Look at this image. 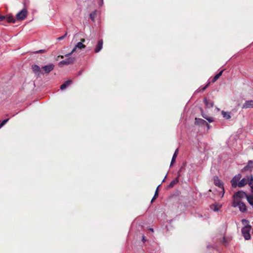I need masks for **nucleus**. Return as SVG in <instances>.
<instances>
[{
    "label": "nucleus",
    "mask_w": 253,
    "mask_h": 253,
    "mask_svg": "<svg viewBox=\"0 0 253 253\" xmlns=\"http://www.w3.org/2000/svg\"><path fill=\"white\" fill-rule=\"evenodd\" d=\"M158 197V195H156V194H155L154 196V197L156 198L157 197Z\"/></svg>",
    "instance_id": "58836bf2"
},
{
    "label": "nucleus",
    "mask_w": 253,
    "mask_h": 253,
    "mask_svg": "<svg viewBox=\"0 0 253 253\" xmlns=\"http://www.w3.org/2000/svg\"><path fill=\"white\" fill-rule=\"evenodd\" d=\"M9 120V119H6L2 121L0 124V128L2 127Z\"/></svg>",
    "instance_id": "c85d7f7f"
},
{
    "label": "nucleus",
    "mask_w": 253,
    "mask_h": 253,
    "mask_svg": "<svg viewBox=\"0 0 253 253\" xmlns=\"http://www.w3.org/2000/svg\"><path fill=\"white\" fill-rule=\"evenodd\" d=\"M178 180L177 179L173 180L172 181H171L170 184H169V187H172L176 183H177L178 182Z\"/></svg>",
    "instance_id": "c756f323"
},
{
    "label": "nucleus",
    "mask_w": 253,
    "mask_h": 253,
    "mask_svg": "<svg viewBox=\"0 0 253 253\" xmlns=\"http://www.w3.org/2000/svg\"><path fill=\"white\" fill-rule=\"evenodd\" d=\"M27 15V10L24 8L18 12L16 15L17 20H23L26 18Z\"/></svg>",
    "instance_id": "39448f33"
},
{
    "label": "nucleus",
    "mask_w": 253,
    "mask_h": 253,
    "mask_svg": "<svg viewBox=\"0 0 253 253\" xmlns=\"http://www.w3.org/2000/svg\"><path fill=\"white\" fill-rule=\"evenodd\" d=\"M253 108V100L246 101L243 105L242 108L247 109Z\"/></svg>",
    "instance_id": "9d476101"
},
{
    "label": "nucleus",
    "mask_w": 253,
    "mask_h": 253,
    "mask_svg": "<svg viewBox=\"0 0 253 253\" xmlns=\"http://www.w3.org/2000/svg\"><path fill=\"white\" fill-rule=\"evenodd\" d=\"M202 116L206 119L209 123H212L214 121V119L211 117H209L207 115L202 113Z\"/></svg>",
    "instance_id": "aec40b11"
},
{
    "label": "nucleus",
    "mask_w": 253,
    "mask_h": 253,
    "mask_svg": "<svg viewBox=\"0 0 253 253\" xmlns=\"http://www.w3.org/2000/svg\"><path fill=\"white\" fill-rule=\"evenodd\" d=\"M248 184V177L247 178H243L242 179H241L239 182H238V186L239 187H244Z\"/></svg>",
    "instance_id": "9b49d317"
},
{
    "label": "nucleus",
    "mask_w": 253,
    "mask_h": 253,
    "mask_svg": "<svg viewBox=\"0 0 253 253\" xmlns=\"http://www.w3.org/2000/svg\"><path fill=\"white\" fill-rule=\"evenodd\" d=\"M155 194L158 195V187L157 188Z\"/></svg>",
    "instance_id": "72a5a7b5"
},
{
    "label": "nucleus",
    "mask_w": 253,
    "mask_h": 253,
    "mask_svg": "<svg viewBox=\"0 0 253 253\" xmlns=\"http://www.w3.org/2000/svg\"><path fill=\"white\" fill-rule=\"evenodd\" d=\"M232 206L234 207H238L239 210L242 212H244L246 211V205L243 202H239V203H237L236 205L232 204Z\"/></svg>",
    "instance_id": "0eeeda50"
},
{
    "label": "nucleus",
    "mask_w": 253,
    "mask_h": 253,
    "mask_svg": "<svg viewBox=\"0 0 253 253\" xmlns=\"http://www.w3.org/2000/svg\"><path fill=\"white\" fill-rule=\"evenodd\" d=\"M6 18V17L3 15H0V21H2Z\"/></svg>",
    "instance_id": "2f4dec72"
},
{
    "label": "nucleus",
    "mask_w": 253,
    "mask_h": 253,
    "mask_svg": "<svg viewBox=\"0 0 253 253\" xmlns=\"http://www.w3.org/2000/svg\"><path fill=\"white\" fill-rule=\"evenodd\" d=\"M33 72L36 74L37 77H39L41 74H42L41 71V69L37 65L33 66Z\"/></svg>",
    "instance_id": "1a4fd4ad"
},
{
    "label": "nucleus",
    "mask_w": 253,
    "mask_h": 253,
    "mask_svg": "<svg viewBox=\"0 0 253 253\" xmlns=\"http://www.w3.org/2000/svg\"><path fill=\"white\" fill-rule=\"evenodd\" d=\"M204 102L206 106L208 108H212L213 106V102L207 98L204 99Z\"/></svg>",
    "instance_id": "4468645a"
},
{
    "label": "nucleus",
    "mask_w": 253,
    "mask_h": 253,
    "mask_svg": "<svg viewBox=\"0 0 253 253\" xmlns=\"http://www.w3.org/2000/svg\"><path fill=\"white\" fill-rule=\"evenodd\" d=\"M202 116L206 119L209 123H212L214 121V119L211 117H209L207 115L202 113Z\"/></svg>",
    "instance_id": "412c9836"
},
{
    "label": "nucleus",
    "mask_w": 253,
    "mask_h": 253,
    "mask_svg": "<svg viewBox=\"0 0 253 253\" xmlns=\"http://www.w3.org/2000/svg\"><path fill=\"white\" fill-rule=\"evenodd\" d=\"M58 57H60V58L62 59V58H64V56H63V55H59Z\"/></svg>",
    "instance_id": "c9c22d12"
},
{
    "label": "nucleus",
    "mask_w": 253,
    "mask_h": 253,
    "mask_svg": "<svg viewBox=\"0 0 253 253\" xmlns=\"http://www.w3.org/2000/svg\"><path fill=\"white\" fill-rule=\"evenodd\" d=\"M213 181L214 184L219 187V195L221 196V197L222 198L224 194V188L222 182L217 177H214Z\"/></svg>",
    "instance_id": "7ed1b4c3"
},
{
    "label": "nucleus",
    "mask_w": 253,
    "mask_h": 253,
    "mask_svg": "<svg viewBox=\"0 0 253 253\" xmlns=\"http://www.w3.org/2000/svg\"><path fill=\"white\" fill-rule=\"evenodd\" d=\"M59 58H60V57H58V56L56 58L55 60L56 61H58L59 60Z\"/></svg>",
    "instance_id": "4c0bfd02"
},
{
    "label": "nucleus",
    "mask_w": 253,
    "mask_h": 253,
    "mask_svg": "<svg viewBox=\"0 0 253 253\" xmlns=\"http://www.w3.org/2000/svg\"><path fill=\"white\" fill-rule=\"evenodd\" d=\"M195 123L199 125H207L208 126L209 125L207 124V122L202 119H195Z\"/></svg>",
    "instance_id": "a211bd4d"
},
{
    "label": "nucleus",
    "mask_w": 253,
    "mask_h": 253,
    "mask_svg": "<svg viewBox=\"0 0 253 253\" xmlns=\"http://www.w3.org/2000/svg\"><path fill=\"white\" fill-rule=\"evenodd\" d=\"M6 18L7 19V21L9 23H15V19L13 16H8L7 17H6Z\"/></svg>",
    "instance_id": "b1692460"
},
{
    "label": "nucleus",
    "mask_w": 253,
    "mask_h": 253,
    "mask_svg": "<svg viewBox=\"0 0 253 253\" xmlns=\"http://www.w3.org/2000/svg\"><path fill=\"white\" fill-rule=\"evenodd\" d=\"M247 194L243 191H239L236 192L233 196V201L232 204L236 205L239 202H242V200L247 198Z\"/></svg>",
    "instance_id": "f03ea898"
},
{
    "label": "nucleus",
    "mask_w": 253,
    "mask_h": 253,
    "mask_svg": "<svg viewBox=\"0 0 253 253\" xmlns=\"http://www.w3.org/2000/svg\"><path fill=\"white\" fill-rule=\"evenodd\" d=\"M221 115H222V117L225 119H226V120H229L231 117L230 112H228V111H222Z\"/></svg>",
    "instance_id": "dca6fc26"
},
{
    "label": "nucleus",
    "mask_w": 253,
    "mask_h": 253,
    "mask_svg": "<svg viewBox=\"0 0 253 253\" xmlns=\"http://www.w3.org/2000/svg\"><path fill=\"white\" fill-rule=\"evenodd\" d=\"M75 58L74 57H69L65 60L67 65H69L74 63Z\"/></svg>",
    "instance_id": "5701e85b"
},
{
    "label": "nucleus",
    "mask_w": 253,
    "mask_h": 253,
    "mask_svg": "<svg viewBox=\"0 0 253 253\" xmlns=\"http://www.w3.org/2000/svg\"><path fill=\"white\" fill-rule=\"evenodd\" d=\"M209 84H208L206 86H205V87H204L202 88V90H204L206 88V87L209 85Z\"/></svg>",
    "instance_id": "f704fd0d"
},
{
    "label": "nucleus",
    "mask_w": 253,
    "mask_h": 253,
    "mask_svg": "<svg viewBox=\"0 0 253 253\" xmlns=\"http://www.w3.org/2000/svg\"><path fill=\"white\" fill-rule=\"evenodd\" d=\"M71 83V81H68L65 82L63 84L60 86V89L61 90H64L66 89Z\"/></svg>",
    "instance_id": "6ab92c4d"
},
{
    "label": "nucleus",
    "mask_w": 253,
    "mask_h": 253,
    "mask_svg": "<svg viewBox=\"0 0 253 253\" xmlns=\"http://www.w3.org/2000/svg\"><path fill=\"white\" fill-rule=\"evenodd\" d=\"M103 47V40H100L98 41L97 46L95 49L96 53L99 52L102 48Z\"/></svg>",
    "instance_id": "ddd939ff"
},
{
    "label": "nucleus",
    "mask_w": 253,
    "mask_h": 253,
    "mask_svg": "<svg viewBox=\"0 0 253 253\" xmlns=\"http://www.w3.org/2000/svg\"><path fill=\"white\" fill-rule=\"evenodd\" d=\"M65 65H67V63L66 62L65 60L61 61V62H60L59 63V66H62Z\"/></svg>",
    "instance_id": "7c9ffc66"
},
{
    "label": "nucleus",
    "mask_w": 253,
    "mask_h": 253,
    "mask_svg": "<svg viewBox=\"0 0 253 253\" xmlns=\"http://www.w3.org/2000/svg\"><path fill=\"white\" fill-rule=\"evenodd\" d=\"M155 199L156 198L153 197V198H152V199L151 200V202H153L155 200Z\"/></svg>",
    "instance_id": "e433bc0d"
},
{
    "label": "nucleus",
    "mask_w": 253,
    "mask_h": 253,
    "mask_svg": "<svg viewBox=\"0 0 253 253\" xmlns=\"http://www.w3.org/2000/svg\"><path fill=\"white\" fill-rule=\"evenodd\" d=\"M178 149H177L175 151V152L173 155V157L172 158V160H171V164H170V166H171L172 165V164L173 163H174L175 162V160L177 156V153H178Z\"/></svg>",
    "instance_id": "393cba45"
},
{
    "label": "nucleus",
    "mask_w": 253,
    "mask_h": 253,
    "mask_svg": "<svg viewBox=\"0 0 253 253\" xmlns=\"http://www.w3.org/2000/svg\"><path fill=\"white\" fill-rule=\"evenodd\" d=\"M46 51H47L45 49H41V50H37V51H34V52H33V53H34V54H38V53L44 54V53H45L46 52Z\"/></svg>",
    "instance_id": "cd10ccee"
},
{
    "label": "nucleus",
    "mask_w": 253,
    "mask_h": 253,
    "mask_svg": "<svg viewBox=\"0 0 253 253\" xmlns=\"http://www.w3.org/2000/svg\"><path fill=\"white\" fill-rule=\"evenodd\" d=\"M222 205L220 204H215L211 206L210 208L214 211H218L221 209Z\"/></svg>",
    "instance_id": "f8f14e48"
},
{
    "label": "nucleus",
    "mask_w": 253,
    "mask_h": 253,
    "mask_svg": "<svg viewBox=\"0 0 253 253\" xmlns=\"http://www.w3.org/2000/svg\"><path fill=\"white\" fill-rule=\"evenodd\" d=\"M248 221L246 219L242 220V223L245 225V226L242 228V234L246 240H249L251 238L250 231L251 229V226L248 225Z\"/></svg>",
    "instance_id": "f257e3e1"
},
{
    "label": "nucleus",
    "mask_w": 253,
    "mask_h": 253,
    "mask_svg": "<svg viewBox=\"0 0 253 253\" xmlns=\"http://www.w3.org/2000/svg\"><path fill=\"white\" fill-rule=\"evenodd\" d=\"M253 168V161H250L248 165L244 167L243 170L244 171H247L251 170Z\"/></svg>",
    "instance_id": "f3484780"
},
{
    "label": "nucleus",
    "mask_w": 253,
    "mask_h": 253,
    "mask_svg": "<svg viewBox=\"0 0 253 253\" xmlns=\"http://www.w3.org/2000/svg\"><path fill=\"white\" fill-rule=\"evenodd\" d=\"M66 36V35H64V36H61V37H60L59 38H57V40H59V41H60V40H62L63 39H64V38Z\"/></svg>",
    "instance_id": "473e14b6"
},
{
    "label": "nucleus",
    "mask_w": 253,
    "mask_h": 253,
    "mask_svg": "<svg viewBox=\"0 0 253 253\" xmlns=\"http://www.w3.org/2000/svg\"><path fill=\"white\" fill-rule=\"evenodd\" d=\"M54 68V65L53 64H49L48 65H45L42 67L43 70L44 71L45 73H48L50 72L52 70H53Z\"/></svg>",
    "instance_id": "6e6552de"
},
{
    "label": "nucleus",
    "mask_w": 253,
    "mask_h": 253,
    "mask_svg": "<svg viewBox=\"0 0 253 253\" xmlns=\"http://www.w3.org/2000/svg\"><path fill=\"white\" fill-rule=\"evenodd\" d=\"M85 42V39H82L81 40V42H78L76 45L75 46V47H74V48L73 49V50H72V51L67 54H66L65 55V57H68L69 56H70L71 54H72L74 52H75L77 49H84L85 47V45L84 44H83V42Z\"/></svg>",
    "instance_id": "20e7f679"
},
{
    "label": "nucleus",
    "mask_w": 253,
    "mask_h": 253,
    "mask_svg": "<svg viewBox=\"0 0 253 253\" xmlns=\"http://www.w3.org/2000/svg\"><path fill=\"white\" fill-rule=\"evenodd\" d=\"M248 183L251 189L252 192H253V176H248Z\"/></svg>",
    "instance_id": "2eb2a0df"
},
{
    "label": "nucleus",
    "mask_w": 253,
    "mask_h": 253,
    "mask_svg": "<svg viewBox=\"0 0 253 253\" xmlns=\"http://www.w3.org/2000/svg\"><path fill=\"white\" fill-rule=\"evenodd\" d=\"M247 199L249 203L251 205L253 206V194L250 195H247Z\"/></svg>",
    "instance_id": "4be33fe9"
},
{
    "label": "nucleus",
    "mask_w": 253,
    "mask_h": 253,
    "mask_svg": "<svg viewBox=\"0 0 253 253\" xmlns=\"http://www.w3.org/2000/svg\"><path fill=\"white\" fill-rule=\"evenodd\" d=\"M223 70L221 71L218 74L216 75L213 79L212 82H215L222 75Z\"/></svg>",
    "instance_id": "bb28decb"
},
{
    "label": "nucleus",
    "mask_w": 253,
    "mask_h": 253,
    "mask_svg": "<svg viewBox=\"0 0 253 253\" xmlns=\"http://www.w3.org/2000/svg\"><path fill=\"white\" fill-rule=\"evenodd\" d=\"M96 14H97V12L96 10L94 11L93 12H91L90 14V18L92 21H94L95 20V19L96 16Z\"/></svg>",
    "instance_id": "a878e982"
},
{
    "label": "nucleus",
    "mask_w": 253,
    "mask_h": 253,
    "mask_svg": "<svg viewBox=\"0 0 253 253\" xmlns=\"http://www.w3.org/2000/svg\"><path fill=\"white\" fill-rule=\"evenodd\" d=\"M242 178L241 174H238L235 175L231 180V185L233 187L235 188L238 186V182Z\"/></svg>",
    "instance_id": "423d86ee"
}]
</instances>
